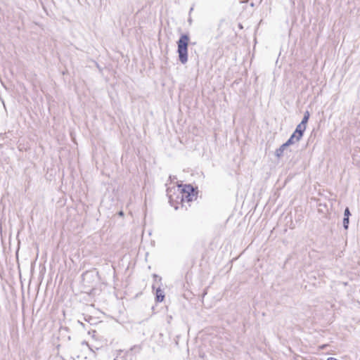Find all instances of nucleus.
<instances>
[{
  "label": "nucleus",
  "mask_w": 360,
  "mask_h": 360,
  "mask_svg": "<svg viewBox=\"0 0 360 360\" xmlns=\"http://www.w3.org/2000/svg\"><path fill=\"white\" fill-rule=\"evenodd\" d=\"M189 41V35L188 34H182L176 42L179 60L182 64H186L188 61V46Z\"/></svg>",
  "instance_id": "1"
},
{
  "label": "nucleus",
  "mask_w": 360,
  "mask_h": 360,
  "mask_svg": "<svg viewBox=\"0 0 360 360\" xmlns=\"http://www.w3.org/2000/svg\"><path fill=\"white\" fill-rule=\"evenodd\" d=\"M198 191L191 184H185L181 189L180 193L177 195L176 198L180 200V202L185 201L192 202L197 198Z\"/></svg>",
  "instance_id": "2"
},
{
  "label": "nucleus",
  "mask_w": 360,
  "mask_h": 360,
  "mask_svg": "<svg viewBox=\"0 0 360 360\" xmlns=\"http://www.w3.org/2000/svg\"><path fill=\"white\" fill-rule=\"evenodd\" d=\"M306 127H307V125L302 124V123H300L297 126L294 133L296 135H297V139H301L302 138V136L304 135V132L306 130Z\"/></svg>",
  "instance_id": "3"
},
{
  "label": "nucleus",
  "mask_w": 360,
  "mask_h": 360,
  "mask_svg": "<svg viewBox=\"0 0 360 360\" xmlns=\"http://www.w3.org/2000/svg\"><path fill=\"white\" fill-rule=\"evenodd\" d=\"M165 299V292L164 291L160 289V288H158L155 290V301L158 302H161Z\"/></svg>",
  "instance_id": "4"
},
{
  "label": "nucleus",
  "mask_w": 360,
  "mask_h": 360,
  "mask_svg": "<svg viewBox=\"0 0 360 360\" xmlns=\"http://www.w3.org/2000/svg\"><path fill=\"white\" fill-rule=\"evenodd\" d=\"M288 147V146L286 144V143H284L283 144H282L278 148H277L275 151V155L278 158H281L283 155V152L284 150Z\"/></svg>",
  "instance_id": "5"
},
{
  "label": "nucleus",
  "mask_w": 360,
  "mask_h": 360,
  "mask_svg": "<svg viewBox=\"0 0 360 360\" xmlns=\"http://www.w3.org/2000/svg\"><path fill=\"white\" fill-rule=\"evenodd\" d=\"M300 139H297V135H296L294 132L292 134L290 137L288 139V140L285 142L286 144L290 146V145H292L295 143L296 142L300 141Z\"/></svg>",
  "instance_id": "6"
},
{
  "label": "nucleus",
  "mask_w": 360,
  "mask_h": 360,
  "mask_svg": "<svg viewBox=\"0 0 360 360\" xmlns=\"http://www.w3.org/2000/svg\"><path fill=\"white\" fill-rule=\"evenodd\" d=\"M309 117H310L309 112L308 110L305 111L304 113L303 118L300 123H302V124L307 125V123L309 121Z\"/></svg>",
  "instance_id": "7"
},
{
  "label": "nucleus",
  "mask_w": 360,
  "mask_h": 360,
  "mask_svg": "<svg viewBox=\"0 0 360 360\" xmlns=\"http://www.w3.org/2000/svg\"><path fill=\"white\" fill-rule=\"evenodd\" d=\"M342 224H343L344 229L345 230H347L348 227H349V217H344L343 218V221H342Z\"/></svg>",
  "instance_id": "8"
},
{
  "label": "nucleus",
  "mask_w": 360,
  "mask_h": 360,
  "mask_svg": "<svg viewBox=\"0 0 360 360\" xmlns=\"http://www.w3.org/2000/svg\"><path fill=\"white\" fill-rule=\"evenodd\" d=\"M141 345H134L130 348V351L134 352L135 353H139L141 351Z\"/></svg>",
  "instance_id": "9"
},
{
  "label": "nucleus",
  "mask_w": 360,
  "mask_h": 360,
  "mask_svg": "<svg viewBox=\"0 0 360 360\" xmlns=\"http://www.w3.org/2000/svg\"><path fill=\"white\" fill-rule=\"evenodd\" d=\"M351 216V212L349 207H346L344 211V217H349Z\"/></svg>",
  "instance_id": "10"
},
{
  "label": "nucleus",
  "mask_w": 360,
  "mask_h": 360,
  "mask_svg": "<svg viewBox=\"0 0 360 360\" xmlns=\"http://www.w3.org/2000/svg\"><path fill=\"white\" fill-rule=\"evenodd\" d=\"M167 195L169 197V202H172V201L173 200V198H172V195L169 194V192H170L169 189H167Z\"/></svg>",
  "instance_id": "11"
},
{
  "label": "nucleus",
  "mask_w": 360,
  "mask_h": 360,
  "mask_svg": "<svg viewBox=\"0 0 360 360\" xmlns=\"http://www.w3.org/2000/svg\"><path fill=\"white\" fill-rule=\"evenodd\" d=\"M153 277H154V278H159V280H160V281H161V277H159V276H158V275H156V274H153Z\"/></svg>",
  "instance_id": "12"
},
{
  "label": "nucleus",
  "mask_w": 360,
  "mask_h": 360,
  "mask_svg": "<svg viewBox=\"0 0 360 360\" xmlns=\"http://www.w3.org/2000/svg\"><path fill=\"white\" fill-rule=\"evenodd\" d=\"M118 214H119L120 216H123V215H124V212H123L122 211H120V212H118Z\"/></svg>",
  "instance_id": "13"
},
{
  "label": "nucleus",
  "mask_w": 360,
  "mask_h": 360,
  "mask_svg": "<svg viewBox=\"0 0 360 360\" xmlns=\"http://www.w3.org/2000/svg\"><path fill=\"white\" fill-rule=\"evenodd\" d=\"M79 323L82 326H84V324L82 322L79 321Z\"/></svg>",
  "instance_id": "14"
},
{
  "label": "nucleus",
  "mask_w": 360,
  "mask_h": 360,
  "mask_svg": "<svg viewBox=\"0 0 360 360\" xmlns=\"http://www.w3.org/2000/svg\"><path fill=\"white\" fill-rule=\"evenodd\" d=\"M239 27L243 28V26L240 24H239Z\"/></svg>",
  "instance_id": "15"
},
{
  "label": "nucleus",
  "mask_w": 360,
  "mask_h": 360,
  "mask_svg": "<svg viewBox=\"0 0 360 360\" xmlns=\"http://www.w3.org/2000/svg\"><path fill=\"white\" fill-rule=\"evenodd\" d=\"M250 6H254V4H253V3H251V4H250Z\"/></svg>",
  "instance_id": "16"
},
{
  "label": "nucleus",
  "mask_w": 360,
  "mask_h": 360,
  "mask_svg": "<svg viewBox=\"0 0 360 360\" xmlns=\"http://www.w3.org/2000/svg\"><path fill=\"white\" fill-rule=\"evenodd\" d=\"M262 1V0H260V2Z\"/></svg>",
  "instance_id": "17"
}]
</instances>
